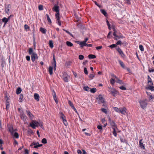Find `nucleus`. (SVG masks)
<instances>
[{
    "instance_id": "obj_39",
    "label": "nucleus",
    "mask_w": 154,
    "mask_h": 154,
    "mask_svg": "<svg viewBox=\"0 0 154 154\" xmlns=\"http://www.w3.org/2000/svg\"><path fill=\"white\" fill-rule=\"evenodd\" d=\"M116 38H118V40L119 39H120L121 38H124L125 37H124L121 34L119 35H117V36H116Z\"/></svg>"
},
{
    "instance_id": "obj_23",
    "label": "nucleus",
    "mask_w": 154,
    "mask_h": 154,
    "mask_svg": "<svg viewBox=\"0 0 154 154\" xmlns=\"http://www.w3.org/2000/svg\"><path fill=\"white\" fill-rule=\"evenodd\" d=\"M53 67L51 66H50L49 68L48 71L50 75L53 74Z\"/></svg>"
},
{
    "instance_id": "obj_4",
    "label": "nucleus",
    "mask_w": 154,
    "mask_h": 154,
    "mask_svg": "<svg viewBox=\"0 0 154 154\" xmlns=\"http://www.w3.org/2000/svg\"><path fill=\"white\" fill-rule=\"evenodd\" d=\"M146 100H140L139 101L140 106L143 109H144L146 107L147 103L146 102Z\"/></svg>"
},
{
    "instance_id": "obj_61",
    "label": "nucleus",
    "mask_w": 154,
    "mask_h": 154,
    "mask_svg": "<svg viewBox=\"0 0 154 154\" xmlns=\"http://www.w3.org/2000/svg\"><path fill=\"white\" fill-rule=\"evenodd\" d=\"M52 95L53 96V98H54V97H56V93L55 92L54 90H53V92H52Z\"/></svg>"
},
{
    "instance_id": "obj_37",
    "label": "nucleus",
    "mask_w": 154,
    "mask_h": 154,
    "mask_svg": "<svg viewBox=\"0 0 154 154\" xmlns=\"http://www.w3.org/2000/svg\"><path fill=\"white\" fill-rule=\"evenodd\" d=\"M117 47V45L116 44H112L109 46V47L111 49H112L113 48H116Z\"/></svg>"
},
{
    "instance_id": "obj_62",
    "label": "nucleus",
    "mask_w": 154,
    "mask_h": 154,
    "mask_svg": "<svg viewBox=\"0 0 154 154\" xmlns=\"http://www.w3.org/2000/svg\"><path fill=\"white\" fill-rule=\"evenodd\" d=\"M148 71L149 72H154V69H151L150 68H149Z\"/></svg>"
},
{
    "instance_id": "obj_60",
    "label": "nucleus",
    "mask_w": 154,
    "mask_h": 154,
    "mask_svg": "<svg viewBox=\"0 0 154 154\" xmlns=\"http://www.w3.org/2000/svg\"><path fill=\"white\" fill-rule=\"evenodd\" d=\"M122 44V42L120 40H119L118 41V42H116V45H121Z\"/></svg>"
},
{
    "instance_id": "obj_35",
    "label": "nucleus",
    "mask_w": 154,
    "mask_h": 154,
    "mask_svg": "<svg viewBox=\"0 0 154 154\" xmlns=\"http://www.w3.org/2000/svg\"><path fill=\"white\" fill-rule=\"evenodd\" d=\"M46 15V16H47V20H48V22L50 23H51L52 22H51V19H50V18L49 17V16L48 15V14H47Z\"/></svg>"
},
{
    "instance_id": "obj_25",
    "label": "nucleus",
    "mask_w": 154,
    "mask_h": 154,
    "mask_svg": "<svg viewBox=\"0 0 154 154\" xmlns=\"http://www.w3.org/2000/svg\"><path fill=\"white\" fill-rule=\"evenodd\" d=\"M88 57L89 59H94L96 58V56L93 54H90L88 55Z\"/></svg>"
},
{
    "instance_id": "obj_36",
    "label": "nucleus",
    "mask_w": 154,
    "mask_h": 154,
    "mask_svg": "<svg viewBox=\"0 0 154 154\" xmlns=\"http://www.w3.org/2000/svg\"><path fill=\"white\" fill-rule=\"evenodd\" d=\"M83 89L84 90L87 91H90V88H89L88 86H86L84 87L83 88Z\"/></svg>"
},
{
    "instance_id": "obj_52",
    "label": "nucleus",
    "mask_w": 154,
    "mask_h": 154,
    "mask_svg": "<svg viewBox=\"0 0 154 154\" xmlns=\"http://www.w3.org/2000/svg\"><path fill=\"white\" fill-rule=\"evenodd\" d=\"M10 103H6V109L7 111H8L10 107Z\"/></svg>"
},
{
    "instance_id": "obj_41",
    "label": "nucleus",
    "mask_w": 154,
    "mask_h": 154,
    "mask_svg": "<svg viewBox=\"0 0 154 154\" xmlns=\"http://www.w3.org/2000/svg\"><path fill=\"white\" fill-rule=\"evenodd\" d=\"M101 111L105 113L106 114H107V112L106 109L103 108H101Z\"/></svg>"
},
{
    "instance_id": "obj_24",
    "label": "nucleus",
    "mask_w": 154,
    "mask_h": 154,
    "mask_svg": "<svg viewBox=\"0 0 154 154\" xmlns=\"http://www.w3.org/2000/svg\"><path fill=\"white\" fill-rule=\"evenodd\" d=\"M40 31L44 34H45L46 31V30L42 27H41L40 28Z\"/></svg>"
},
{
    "instance_id": "obj_7",
    "label": "nucleus",
    "mask_w": 154,
    "mask_h": 154,
    "mask_svg": "<svg viewBox=\"0 0 154 154\" xmlns=\"http://www.w3.org/2000/svg\"><path fill=\"white\" fill-rule=\"evenodd\" d=\"M59 7L57 5H55L54 7L52 8V10L53 11H54L58 14L59 13Z\"/></svg>"
},
{
    "instance_id": "obj_26",
    "label": "nucleus",
    "mask_w": 154,
    "mask_h": 154,
    "mask_svg": "<svg viewBox=\"0 0 154 154\" xmlns=\"http://www.w3.org/2000/svg\"><path fill=\"white\" fill-rule=\"evenodd\" d=\"M22 91L20 87H18L16 90V93L17 94H20Z\"/></svg>"
},
{
    "instance_id": "obj_12",
    "label": "nucleus",
    "mask_w": 154,
    "mask_h": 154,
    "mask_svg": "<svg viewBox=\"0 0 154 154\" xmlns=\"http://www.w3.org/2000/svg\"><path fill=\"white\" fill-rule=\"evenodd\" d=\"M11 5L9 4L8 5L5 6V12L7 13L8 14L10 13L9 11L10 9L11 8Z\"/></svg>"
},
{
    "instance_id": "obj_29",
    "label": "nucleus",
    "mask_w": 154,
    "mask_h": 154,
    "mask_svg": "<svg viewBox=\"0 0 154 154\" xmlns=\"http://www.w3.org/2000/svg\"><path fill=\"white\" fill-rule=\"evenodd\" d=\"M97 91V89L96 88H90V91H91V92L92 93H94L95 92H96Z\"/></svg>"
},
{
    "instance_id": "obj_5",
    "label": "nucleus",
    "mask_w": 154,
    "mask_h": 154,
    "mask_svg": "<svg viewBox=\"0 0 154 154\" xmlns=\"http://www.w3.org/2000/svg\"><path fill=\"white\" fill-rule=\"evenodd\" d=\"M97 99L99 100L98 101L99 104L100 103V102H101V103H105L104 99L101 94H99L98 96V97L97 98Z\"/></svg>"
},
{
    "instance_id": "obj_28",
    "label": "nucleus",
    "mask_w": 154,
    "mask_h": 154,
    "mask_svg": "<svg viewBox=\"0 0 154 154\" xmlns=\"http://www.w3.org/2000/svg\"><path fill=\"white\" fill-rule=\"evenodd\" d=\"M49 46L51 48H52L53 47H54L53 43V41H51V40L49 41Z\"/></svg>"
},
{
    "instance_id": "obj_3",
    "label": "nucleus",
    "mask_w": 154,
    "mask_h": 154,
    "mask_svg": "<svg viewBox=\"0 0 154 154\" xmlns=\"http://www.w3.org/2000/svg\"><path fill=\"white\" fill-rule=\"evenodd\" d=\"M108 121L109 122L112 128L115 127L117 129H118V128H117V125L116 124L114 121L113 120L111 119L109 117L108 118Z\"/></svg>"
},
{
    "instance_id": "obj_34",
    "label": "nucleus",
    "mask_w": 154,
    "mask_h": 154,
    "mask_svg": "<svg viewBox=\"0 0 154 154\" xmlns=\"http://www.w3.org/2000/svg\"><path fill=\"white\" fill-rule=\"evenodd\" d=\"M116 82L120 84H123L124 83L122 82V80H120L118 78L117 79H116Z\"/></svg>"
},
{
    "instance_id": "obj_6",
    "label": "nucleus",
    "mask_w": 154,
    "mask_h": 154,
    "mask_svg": "<svg viewBox=\"0 0 154 154\" xmlns=\"http://www.w3.org/2000/svg\"><path fill=\"white\" fill-rule=\"evenodd\" d=\"M31 55V58L33 62H34V61H35V60L38 59V57L37 54L35 53H33Z\"/></svg>"
},
{
    "instance_id": "obj_20",
    "label": "nucleus",
    "mask_w": 154,
    "mask_h": 154,
    "mask_svg": "<svg viewBox=\"0 0 154 154\" xmlns=\"http://www.w3.org/2000/svg\"><path fill=\"white\" fill-rule=\"evenodd\" d=\"M5 99L6 100V103H10V100L8 97L7 95H6Z\"/></svg>"
},
{
    "instance_id": "obj_49",
    "label": "nucleus",
    "mask_w": 154,
    "mask_h": 154,
    "mask_svg": "<svg viewBox=\"0 0 154 154\" xmlns=\"http://www.w3.org/2000/svg\"><path fill=\"white\" fill-rule=\"evenodd\" d=\"M110 75L113 78H115L116 79H118V77L115 75L114 74L111 73L110 74Z\"/></svg>"
},
{
    "instance_id": "obj_11",
    "label": "nucleus",
    "mask_w": 154,
    "mask_h": 154,
    "mask_svg": "<svg viewBox=\"0 0 154 154\" xmlns=\"http://www.w3.org/2000/svg\"><path fill=\"white\" fill-rule=\"evenodd\" d=\"M68 103L69 104V105L71 106V107H72V109H73L74 110V111L76 113H77V110L76 109V108H75V107L74 106V105H73V103H72V102H71L69 100L68 101Z\"/></svg>"
},
{
    "instance_id": "obj_32",
    "label": "nucleus",
    "mask_w": 154,
    "mask_h": 154,
    "mask_svg": "<svg viewBox=\"0 0 154 154\" xmlns=\"http://www.w3.org/2000/svg\"><path fill=\"white\" fill-rule=\"evenodd\" d=\"M29 119H30L32 121L34 120V116L29 112Z\"/></svg>"
},
{
    "instance_id": "obj_57",
    "label": "nucleus",
    "mask_w": 154,
    "mask_h": 154,
    "mask_svg": "<svg viewBox=\"0 0 154 154\" xmlns=\"http://www.w3.org/2000/svg\"><path fill=\"white\" fill-rule=\"evenodd\" d=\"M38 9L39 10H42L43 9V6L42 5H40L38 6Z\"/></svg>"
},
{
    "instance_id": "obj_16",
    "label": "nucleus",
    "mask_w": 154,
    "mask_h": 154,
    "mask_svg": "<svg viewBox=\"0 0 154 154\" xmlns=\"http://www.w3.org/2000/svg\"><path fill=\"white\" fill-rule=\"evenodd\" d=\"M152 85H148V86L146 88V89L149 90H150L151 91H154V87Z\"/></svg>"
},
{
    "instance_id": "obj_46",
    "label": "nucleus",
    "mask_w": 154,
    "mask_h": 154,
    "mask_svg": "<svg viewBox=\"0 0 154 154\" xmlns=\"http://www.w3.org/2000/svg\"><path fill=\"white\" fill-rule=\"evenodd\" d=\"M84 73L88 75V72L87 71V69L86 67H84Z\"/></svg>"
},
{
    "instance_id": "obj_55",
    "label": "nucleus",
    "mask_w": 154,
    "mask_h": 154,
    "mask_svg": "<svg viewBox=\"0 0 154 154\" xmlns=\"http://www.w3.org/2000/svg\"><path fill=\"white\" fill-rule=\"evenodd\" d=\"M119 88L122 90H126V88L123 86H120L119 87Z\"/></svg>"
},
{
    "instance_id": "obj_18",
    "label": "nucleus",
    "mask_w": 154,
    "mask_h": 154,
    "mask_svg": "<svg viewBox=\"0 0 154 154\" xmlns=\"http://www.w3.org/2000/svg\"><path fill=\"white\" fill-rule=\"evenodd\" d=\"M34 97L35 99L37 101L39 100V96L38 94L37 93H35L34 94Z\"/></svg>"
},
{
    "instance_id": "obj_40",
    "label": "nucleus",
    "mask_w": 154,
    "mask_h": 154,
    "mask_svg": "<svg viewBox=\"0 0 154 154\" xmlns=\"http://www.w3.org/2000/svg\"><path fill=\"white\" fill-rule=\"evenodd\" d=\"M23 96L22 94H20V97L19 98V101L20 102H22L23 100Z\"/></svg>"
},
{
    "instance_id": "obj_48",
    "label": "nucleus",
    "mask_w": 154,
    "mask_h": 154,
    "mask_svg": "<svg viewBox=\"0 0 154 154\" xmlns=\"http://www.w3.org/2000/svg\"><path fill=\"white\" fill-rule=\"evenodd\" d=\"M80 47L81 48H82L84 47V46H85V43H84V42H81L80 44Z\"/></svg>"
},
{
    "instance_id": "obj_27",
    "label": "nucleus",
    "mask_w": 154,
    "mask_h": 154,
    "mask_svg": "<svg viewBox=\"0 0 154 154\" xmlns=\"http://www.w3.org/2000/svg\"><path fill=\"white\" fill-rule=\"evenodd\" d=\"M116 50L120 55L123 53V51L119 47L117 48H116Z\"/></svg>"
},
{
    "instance_id": "obj_33",
    "label": "nucleus",
    "mask_w": 154,
    "mask_h": 154,
    "mask_svg": "<svg viewBox=\"0 0 154 154\" xmlns=\"http://www.w3.org/2000/svg\"><path fill=\"white\" fill-rule=\"evenodd\" d=\"M66 45L69 47H72L73 45L70 42L67 41L66 42Z\"/></svg>"
},
{
    "instance_id": "obj_44",
    "label": "nucleus",
    "mask_w": 154,
    "mask_h": 154,
    "mask_svg": "<svg viewBox=\"0 0 154 154\" xmlns=\"http://www.w3.org/2000/svg\"><path fill=\"white\" fill-rule=\"evenodd\" d=\"M63 123L64 124V125L66 126L68 125V123L66 120V119H63Z\"/></svg>"
},
{
    "instance_id": "obj_14",
    "label": "nucleus",
    "mask_w": 154,
    "mask_h": 154,
    "mask_svg": "<svg viewBox=\"0 0 154 154\" xmlns=\"http://www.w3.org/2000/svg\"><path fill=\"white\" fill-rule=\"evenodd\" d=\"M148 85H153V83L152 81V79L149 76V75H148Z\"/></svg>"
},
{
    "instance_id": "obj_19",
    "label": "nucleus",
    "mask_w": 154,
    "mask_h": 154,
    "mask_svg": "<svg viewBox=\"0 0 154 154\" xmlns=\"http://www.w3.org/2000/svg\"><path fill=\"white\" fill-rule=\"evenodd\" d=\"M142 140V139H141L139 141L140 146L141 148H142L143 149H145V147L144 146L143 143H142V142H141Z\"/></svg>"
},
{
    "instance_id": "obj_13",
    "label": "nucleus",
    "mask_w": 154,
    "mask_h": 154,
    "mask_svg": "<svg viewBox=\"0 0 154 154\" xmlns=\"http://www.w3.org/2000/svg\"><path fill=\"white\" fill-rule=\"evenodd\" d=\"M125 109L126 108L125 107L123 108H119L118 112H120L122 114L125 115V113H126Z\"/></svg>"
},
{
    "instance_id": "obj_17",
    "label": "nucleus",
    "mask_w": 154,
    "mask_h": 154,
    "mask_svg": "<svg viewBox=\"0 0 154 154\" xmlns=\"http://www.w3.org/2000/svg\"><path fill=\"white\" fill-rule=\"evenodd\" d=\"M113 31L114 32H113V36H114L113 37V38L115 40L117 41L118 40V38H116V36H117V35L116 34L117 31L114 28L113 29Z\"/></svg>"
},
{
    "instance_id": "obj_10",
    "label": "nucleus",
    "mask_w": 154,
    "mask_h": 154,
    "mask_svg": "<svg viewBox=\"0 0 154 154\" xmlns=\"http://www.w3.org/2000/svg\"><path fill=\"white\" fill-rule=\"evenodd\" d=\"M53 62H52V65L54 67V68L55 70L56 69V62L55 60V56L54 54H53Z\"/></svg>"
},
{
    "instance_id": "obj_56",
    "label": "nucleus",
    "mask_w": 154,
    "mask_h": 154,
    "mask_svg": "<svg viewBox=\"0 0 154 154\" xmlns=\"http://www.w3.org/2000/svg\"><path fill=\"white\" fill-rule=\"evenodd\" d=\"M149 99L150 100L154 99V95H151L149 97Z\"/></svg>"
},
{
    "instance_id": "obj_63",
    "label": "nucleus",
    "mask_w": 154,
    "mask_h": 154,
    "mask_svg": "<svg viewBox=\"0 0 154 154\" xmlns=\"http://www.w3.org/2000/svg\"><path fill=\"white\" fill-rule=\"evenodd\" d=\"M112 129H113V131H112V133H116V130H118V129H117L115 127L112 128Z\"/></svg>"
},
{
    "instance_id": "obj_8",
    "label": "nucleus",
    "mask_w": 154,
    "mask_h": 154,
    "mask_svg": "<svg viewBox=\"0 0 154 154\" xmlns=\"http://www.w3.org/2000/svg\"><path fill=\"white\" fill-rule=\"evenodd\" d=\"M10 17L11 16H9L8 18L4 17L2 19V21L3 23H4V26H5V25L7 23L8 21L10 19Z\"/></svg>"
},
{
    "instance_id": "obj_58",
    "label": "nucleus",
    "mask_w": 154,
    "mask_h": 154,
    "mask_svg": "<svg viewBox=\"0 0 154 154\" xmlns=\"http://www.w3.org/2000/svg\"><path fill=\"white\" fill-rule=\"evenodd\" d=\"M59 14H60L59 13V14H57V13H56L55 14V16L56 19H60Z\"/></svg>"
},
{
    "instance_id": "obj_54",
    "label": "nucleus",
    "mask_w": 154,
    "mask_h": 154,
    "mask_svg": "<svg viewBox=\"0 0 154 154\" xmlns=\"http://www.w3.org/2000/svg\"><path fill=\"white\" fill-rule=\"evenodd\" d=\"M139 48L141 51H143L144 50L143 46L141 45H139Z\"/></svg>"
},
{
    "instance_id": "obj_2",
    "label": "nucleus",
    "mask_w": 154,
    "mask_h": 154,
    "mask_svg": "<svg viewBox=\"0 0 154 154\" xmlns=\"http://www.w3.org/2000/svg\"><path fill=\"white\" fill-rule=\"evenodd\" d=\"M63 80L66 82H68L69 81V79L70 77L66 73L64 72L62 77Z\"/></svg>"
},
{
    "instance_id": "obj_53",
    "label": "nucleus",
    "mask_w": 154,
    "mask_h": 154,
    "mask_svg": "<svg viewBox=\"0 0 154 154\" xmlns=\"http://www.w3.org/2000/svg\"><path fill=\"white\" fill-rule=\"evenodd\" d=\"M94 76L95 75H94L91 74L89 75L88 77L89 78H91V79H93Z\"/></svg>"
},
{
    "instance_id": "obj_45",
    "label": "nucleus",
    "mask_w": 154,
    "mask_h": 154,
    "mask_svg": "<svg viewBox=\"0 0 154 154\" xmlns=\"http://www.w3.org/2000/svg\"><path fill=\"white\" fill-rule=\"evenodd\" d=\"M79 58L80 60H82L84 58V56L82 54L79 55Z\"/></svg>"
},
{
    "instance_id": "obj_47",
    "label": "nucleus",
    "mask_w": 154,
    "mask_h": 154,
    "mask_svg": "<svg viewBox=\"0 0 154 154\" xmlns=\"http://www.w3.org/2000/svg\"><path fill=\"white\" fill-rule=\"evenodd\" d=\"M110 83L112 85H113L114 84V83H115V80L113 79V78H112L111 79V80H110Z\"/></svg>"
},
{
    "instance_id": "obj_30",
    "label": "nucleus",
    "mask_w": 154,
    "mask_h": 154,
    "mask_svg": "<svg viewBox=\"0 0 154 154\" xmlns=\"http://www.w3.org/2000/svg\"><path fill=\"white\" fill-rule=\"evenodd\" d=\"M120 140L121 142L125 143L126 144H128V141L125 139H123L122 138H120Z\"/></svg>"
},
{
    "instance_id": "obj_21",
    "label": "nucleus",
    "mask_w": 154,
    "mask_h": 154,
    "mask_svg": "<svg viewBox=\"0 0 154 154\" xmlns=\"http://www.w3.org/2000/svg\"><path fill=\"white\" fill-rule=\"evenodd\" d=\"M100 11L101 13L105 16L106 17L107 16V13L106 11L103 9H101Z\"/></svg>"
},
{
    "instance_id": "obj_9",
    "label": "nucleus",
    "mask_w": 154,
    "mask_h": 154,
    "mask_svg": "<svg viewBox=\"0 0 154 154\" xmlns=\"http://www.w3.org/2000/svg\"><path fill=\"white\" fill-rule=\"evenodd\" d=\"M38 142H33L30 145V146L32 147V148L38 149V144H37Z\"/></svg>"
},
{
    "instance_id": "obj_31",
    "label": "nucleus",
    "mask_w": 154,
    "mask_h": 154,
    "mask_svg": "<svg viewBox=\"0 0 154 154\" xmlns=\"http://www.w3.org/2000/svg\"><path fill=\"white\" fill-rule=\"evenodd\" d=\"M9 131L12 134H13L14 131L12 127H10L9 128Z\"/></svg>"
},
{
    "instance_id": "obj_64",
    "label": "nucleus",
    "mask_w": 154,
    "mask_h": 154,
    "mask_svg": "<svg viewBox=\"0 0 154 154\" xmlns=\"http://www.w3.org/2000/svg\"><path fill=\"white\" fill-rule=\"evenodd\" d=\"M97 128L99 130H102V126L101 125H98L97 126Z\"/></svg>"
},
{
    "instance_id": "obj_59",
    "label": "nucleus",
    "mask_w": 154,
    "mask_h": 154,
    "mask_svg": "<svg viewBox=\"0 0 154 154\" xmlns=\"http://www.w3.org/2000/svg\"><path fill=\"white\" fill-rule=\"evenodd\" d=\"M59 14H60L59 13V14H57V13H56L55 14V16L56 19H60Z\"/></svg>"
},
{
    "instance_id": "obj_51",
    "label": "nucleus",
    "mask_w": 154,
    "mask_h": 154,
    "mask_svg": "<svg viewBox=\"0 0 154 154\" xmlns=\"http://www.w3.org/2000/svg\"><path fill=\"white\" fill-rule=\"evenodd\" d=\"M124 2L125 3L128 5H130L131 4L130 0H124Z\"/></svg>"
},
{
    "instance_id": "obj_38",
    "label": "nucleus",
    "mask_w": 154,
    "mask_h": 154,
    "mask_svg": "<svg viewBox=\"0 0 154 154\" xmlns=\"http://www.w3.org/2000/svg\"><path fill=\"white\" fill-rule=\"evenodd\" d=\"M16 138H18L19 137V136L17 133L16 132H14L13 134H12Z\"/></svg>"
},
{
    "instance_id": "obj_42",
    "label": "nucleus",
    "mask_w": 154,
    "mask_h": 154,
    "mask_svg": "<svg viewBox=\"0 0 154 154\" xmlns=\"http://www.w3.org/2000/svg\"><path fill=\"white\" fill-rule=\"evenodd\" d=\"M42 142L44 144H46L47 143V140L45 138H43L42 140Z\"/></svg>"
},
{
    "instance_id": "obj_43",
    "label": "nucleus",
    "mask_w": 154,
    "mask_h": 154,
    "mask_svg": "<svg viewBox=\"0 0 154 154\" xmlns=\"http://www.w3.org/2000/svg\"><path fill=\"white\" fill-rule=\"evenodd\" d=\"M60 118L62 120H63L65 119L66 117L62 113H61L60 114Z\"/></svg>"
},
{
    "instance_id": "obj_15",
    "label": "nucleus",
    "mask_w": 154,
    "mask_h": 154,
    "mask_svg": "<svg viewBox=\"0 0 154 154\" xmlns=\"http://www.w3.org/2000/svg\"><path fill=\"white\" fill-rule=\"evenodd\" d=\"M110 92L114 96H115L117 93V91L114 89H112L110 90Z\"/></svg>"
},
{
    "instance_id": "obj_1",
    "label": "nucleus",
    "mask_w": 154,
    "mask_h": 154,
    "mask_svg": "<svg viewBox=\"0 0 154 154\" xmlns=\"http://www.w3.org/2000/svg\"><path fill=\"white\" fill-rule=\"evenodd\" d=\"M38 122L35 120H32L31 122L29 123V126L33 129H35L36 127L38 126Z\"/></svg>"
},
{
    "instance_id": "obj_50",
    "label": "nucleus",
    "mask_w": 154,
    "mask_h": 154,
    "mask_svg": "<svg viewBox=\"0 0 154 154\" xmlns=\"http://www.w3.org/2000/svg\"><path fill=\"white\" fill-rule=\"evenodd\" d=\"M35 52H33V50L32 48H29V55L32 54L33 53H35Z\"/></svg>"
},
{
    "instance_id": "obj_22",
    "label": "nucleus",
    "mask_w": 154,
    "mask_h": 154,
    "mask_svg": "<svg viewBox=\"0 0 154 154\" xmlns=\"http://www.w3.org/2000/svg\"><path fill=\"white\" fill-rule=\"evenodd\" d=\"M118 62L121 66L123 68H125V65L122 61L121 60H118Z\"/></svg>"
}]
</instances>
